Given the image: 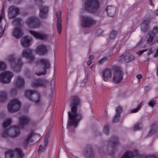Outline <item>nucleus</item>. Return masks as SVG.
<instances>
[{"label":"nucleus","instance_id":"obj_41","mask_svg":"<svg viewBox=\"0 0 158 158\" xmlns=\"http://www.w3.org/2000/svg\"><path fill=\"white\" fill-rule=\"evenodd\" d=\"M109 125H105L103 127V133L106 134L108 135L109 133Z\"/></svg>","mask_w":158,"mask_h":158},{"label":"nucleus","instance_id":"obj_11","mask_svg":"<svg viewBox=\"0 0 158 158\" xmlns=\"http://www.w3.org/2000/svg\"><path fill=\"white\" fill-rule=\"evenodd\" d=\"M19 12V10L18 7L14 6H11L8 9V17L10 19L15 18Z\"/></svg>","mask_w":158,"mask_h":158},{"label":"nucleus","instance_id":"obj_5","mask_svg":"<svg viewBox=\"0 0 158 158\" xmlns=\"http://www.w3.org/2000/svg\"><path fill=\"white\" fill-rule=\"evenodd\" d=\"M112 69L114 72L113 81L115 84L119 83L123 79L124 73L120 68L116 66H113Z\"/></svg>","mask_w":158,"mask_h":158},{"label":"nucleus","instance_id":"obj_16","mask_svg":"<svg viewBox=\"0 0 158 158\" xmlns=\"http://www.w3.org/2000/svg\"><path fill=\"white\" fill-rule=\"evenodd\" d=\"M84 154L87 158H94V154L91 145L87 146L83 152Z\"/></svg>","mask_w":158,"mask_h":158},{"label":"nucleus","instance_id":"obj_19","mask_svg":"<svg viewBox=\"0 0 158 158\" xmlns=\"http://www.w3.org/2000/svg\"><path fill=\"white\" fill-rule=\"evenodd\" d=\"M4 10L5 7L3 4L0 15V38L4 32V29L3 28L2 24V20L3 18L4 19Z\"/></svg>","mask_w":158,"mask_h":158},{"label":"nucleus","instance_id":"obj_29","mask_svg":"<svg viewBox=\"0 0 158 158\" xmlns=\"http://www.w3.org/2000/svg\"><path fill=\"white\" fill-rule=\"evenodd\" d=\"M25 82L23 79L18 77L15 81L16 86L18 88H22L24 87Z\"/></svg>","mask_w":158,"mask_h":158},{"label":"nucleus","instance_id":"obj_6","mask_svg":"<svg viewBox=\"0 0 158 158\" xmlns=\"http://www.w3.org/2000/svg\"><path fill=\"white\" fill-rule=\"evenodd\" d=\"M21 104L17 99L12 100L8 103V109L9 112L14 113L18 110L20 108Z\"/></svg>","mask_w":158,"mask_h":158},{"label":"nucleus","instance_id":"obj_10","mask_svg":"<svg viewBox=\"0 0 158 158\" xmlns=\"http://www.w3.org/2000/svg\"><path fill=\"white\" fill-rule=\"evenodd\" d=\"M13 77L12 73L8 71L4 72L0 75V81L3 83H9Z\"/></svg>","mask_w":158,"mask_h":158},{"label":"nucleus","instance_id":"obj_3","mask_svg":"<svg viewBox=\"0 0 158 158\" xmlns=\"http://www.w3.org/2000/svg\"><path fill=\"white\" fill-rule=\"evenodd\" d=\"M7 59L13 70L15 72L18 73L20 71L22 66V64L20 58H15L14 55H11L8 57Z\"/></svg>","mask_w":158,"mask_h":158},{"label":"nucleus","instance_id":"obj_35","mask_svg":"<svg viewBox=\"0 0 158 158\" xmlns=\"http://www.w3.org/2000/svg\"><path fill=\"white\" fill-rule=\"evenodd\" d=\"M48 142V140L44 139V146L43 147L42 145H40L39 146V147L38 151L39 153H40L41 152H43L47 146Z\"/></svg>","mask_w":158,"mask_h":158},{"label":"nucleus","instance_id":"obj_27","mask_svg":"<svg viewBox=\"0 0 158 158\" xmlns=\"http://www.w3.org/2000/svg\"><path fill=\"white\" fill-rule=\"evenodd\" d=\"M30 33L34 37L41 40H45L47 39V36L46 35L41 34L37 32L33 31H30Z\"/></svg>","mask_w":158,"mask_h":158},{"label":"nucleus","instance_id":"obj_50","mask_svg":"<svg viewBox=\"0 0 158 158\" xmlns=\"http://www.w3.org/2000/svg\"><path fill=\"white\" fill-rule=\"evenodd\" d=\"M156 101L154 100H151L149 102L148 104L150 106L153 107L156 104Z\"/></svg>","mask_w":158,"mask_h":158},{"label":"nucleus","instance_id":"obj_1","mask_svg":"<svg viewBox=\"0 0 158 158\" xmlns=\"http://www.w3.org/2000/svg\"><path fill=\"white\" fill-rule=\"evenodd\" d=\"M81 102V100L78 97L76 96L72 97L70 105L71 111L68 112L70 120L68 123L69 127L73 126L75 128L76 127L82 119V114L80 113L77 112L78 106Z\"/></svg>","mask_w":158,"mask_h":158},{"label":"nucleus","instance_id":"obj_56","mask_svg":"<svg viewBox=\"0 0 158 158\" xmlns=\"http://www.w3.org/2000/svg\"><path fill=\"white\" fill-rule=\"evenodd\" d=\"M142 77V76L141 74H138L136 76V78L138 79H141Z\"/></svg>","mask_w":158,"mask_h":158},{"label":"nucleus","instance_id":"obj_51","mask_svg":"<svg viewBox=\"0 0 158 158\" xmlns=\"http://www.w3.org/2000/svg\"><path fill=\"white\" fill-rule=\"evenodd\" d=\"M138 158H157V157L154 155H149L145 157L139 156Z\"/></svg>","mask_w":158,"mask_h":158},{"label":"nucleus","instance_id":"obj_22","mask_svg":"<svg viewBox=\"0 0 158 158\" xmlns=\"http://www.w3.org/2000/svg\"><path fill=\"white\" fill-rule=\"evenodd\" d=\"M23 33L21 28L18 27H15L13 30L12 33L13 36L17 39L21 37L23 35Z\"/></svg>","mask_w":158,"mask_h":158},{"label":"nucleus","instance_id":"obj_28","mask_svg":"<svg viewBox=\"0 0 158 158\" xmlns=\"http://www.w3.org/2000/svg\"><path fill=\"white\" fill-rule=\"evenodd\" d=\"M30 40L27 36H25L21 40V43L22 46L24 47H28L30 45Z\"/></svg>","mask_w":158,"mask_h":158},{"label":"nucleus","instance_id":"obj_25","mask_svg":"<svg viewBox=\"0 0 158 158\" xmlns=\"http://www.w3.org/2000/svg\"><path fill=\"white\" fill-rule=\"evenodd\" d=\"M116 114L114 116L113 120L114 123L117 122L118 121L119 118L120 116V114L122 111V108L120 106H118L116 108Z\"/></svg>","mask_w":158,"mask_h":158},{"label":"nucleus","instance_id":"obj_23","mask_svg":"<svg viewBox=\"0 0 158 158\" xmlns=\"http://www.w3.org/2000/svg\"><path fill=\"white\" fill-rule=\"evenodd\" d=\"M19 123L21 126L26 125L29 122L30 119L27 116H22L19 118Z\"/></svg>","mask_w":158,"mask_h":158},{"label":"nucleus","instance_id":"obj_58","mask_svg":"<svg viewBox=\"0 0 158 158\" xmlns=\"http://www.w3.org/2000/svg\"><path fill=\"white\" fill-rule=\"evenodd\" d=\"M155 13L156 15H158V9L155 11Z\"/></svg>","mask_w":158,"mask_h":158},{"label":"nucleus","instance_id":"obj_48","mask_svg":"<svg viewBox=\"0 0 158 158\" xmlns=\"http://www.w3.org/2000/svg\"><path fill=\"white\" fill-rule=\"evenodd\" d=\"M94 58V57L93 55H91L89 56V60L87 62V64L88 65H90L92 63V60Z\"/></svg>","mask_w":158,"mask_h":158},{"label":"nucleus","instance_id":"obj_52","mask_svg":"<svg viewBox=\"0 0 158 158\" xmlns=\"http://www.w3.org/2000/svg\"><path fill=\"white\" fill-rule=\"evenodd\" d=\"M35 3L38 6L41 5L42 3V0H35Z\"/></svg>","mask_w":158,"mask_h":158},{"label":"nucleus","instance_id":"obj_18","mask_svg":"<svg viewBox=\"0 0 158 158\" xmlns=\"http://www.w3.org/2000/svg\"><path fill=\"white\" fill-rule=\"evenodd\" d=\"M48 52L46 46L43 44L39 45L36 48L35 52L36 53L40 55H44Z\"/></svg>","mask_w":158,"mask_h":158},{"label":"nucleus","instance_id":"obj_26","mask_svg":"<svg viewBox=\"0 0 158 158\" xmlns=\"http://www.w3.org/2000/svg\"><path fill=\"white\" fill-rule=\"evenodd\" d=\"M150 20L148 19L144 20L141 25V29L142 31L145 32L149 27Z\"/></svg>","mask_w":158,"mask_h":158},{"label":"nucleus","instance_id":"obj_14","mask_svg":"<svg viewBox=\"0 0 158 158\" xmlns=\"http://www.w3.org/2000/svg\"><path fill=\"white\" fill-rule=\"evenodd\" d=\"M35 135V134L34 133L33 131H32L30 132L24 140L23 143L24 147L26 148L28 146L29 143H32L33 142V140L32 139V138L34 137Z\"/></svg>","mask_w":158,"mask_h":158},{"label":"nucleus","instance_id":"obj_24","mask_svg":"<svg viewBox=\"0 0 158 158\" xmlns=\"http://www.w3.org/2000/svg\"><path fill=\"white\" fill-rule=\"evenodd\" d=\"M107 15L110 17H113L115 12L116 8L112 6H108L106 9Z\"/></svg>","mask_w":158,"mask_h":158},{"label":"nucleus","instance_id":"obj_37","mask_svg":"<svg viewBox=\"0 0 158 158\" xmlns=\"http://www.w3.org/2000/svg\"><path fill=\"white\" fill-rule=\"evenodd\" d=\"M14 150L17 153L19 158H22L24 154L21 148H16L14 149Z\"/></svg>","mask_w":158,"mask_h":158},{"label":"nucleus","instance_id":"obj_32","mask_svg":"<svg viewBox=\"0 0 158 158\" xmlns=\"http://www.w3.org/2000/svg\"><path fill=\"white\" fill-rule=\"evenodd\" d=\"M157 126L155 123H153L150 127L149 132L148 134V136H150L156 132V131Z\"/></svg>","mask_w":158,"mask_h":158},{"label":"nucleus","instance_id":"obj_7","mask_svg":"<svg viewBox=\"0 0 158 158\" xmlns=\"http://www.w3.org/2000/svg\"><path fill=\"white\" fill-rule=\"evenodd\" d=\"M81 26L84 27L88 28L95 23V21L91 17L82 16L81 18Z\"/></svg>","mask_w":158,"mask_h":158},{"label":"nucleus","instance_id":"obj_31","mask_svg":"<svg viewBox=\"0 0 158 158\" xmlns=\"http://www.w3.org/2000/svg\"><path fill=\"white\" fill-rule=\"evenodd\" d=\"M14 150H9L6 152L5 153V158H18L17 157L14 156Z\"/></svg>","mask_w":158,"mask_h":158},{"label":"nucleus","instance_id":"obj_59","mask_svg":"<svg viewBox=\"0 0 158 158\" xmlns=\"http://www.w3.org/2000/svg\"><path fill=\"white\" fill-rule=\"evenodd\" d=\"M135 154L136 155H137L138 154V152L137 150L135 151Z\"/></svg>","mask_w":158,"mask_h":158},{"label":"nucleus","instance_id":"obj_20","mask_svg":"<svg viewBox=\"0 0 158 158\" xmlns=\"http://www.w3.org/2000/svg\"><path fill=\"white\" fill-rule=\"evenodd\" d=\"M49 10L48 7L46 6H42L40 9L39 16L40 17L46 18L47 17V15Z\"/></svg>","mask_w":158,"mask_h":158},{"label":"nucleus","instance_id":"obj_45","mask_svg":"<svg viewBox=\"0 0 158 158\" xmlns=\"http://www.w3.org/2000/svg\"><path fill=\"white\" fill-rule=\"evenodd\" d=\"M152 35H155L158 33V27H153L152 31L149 32Z\"/></svg>","mask_w":158,"mask_h":158},{"label":"nucleus","instance_id":"obj_57","mask_svg":"<svg viewBox=\"0 0 158 158\" xmlns=\"http://www.w3.org/2000/svg\"><path fill=\"white\" fill-rule=\"evenodd\" d=\"M149 3L150 4V5L152 6H154V4L152 3V0H149Z\"/></svg>","mask_w":158,"mask_h":158},{"label":"nucleus","instance_id":"obj_44","mask_svg":"<svg viewBox=\"0 0 158 158\" xmlns=\"http://www.w3.org/2000/svg\"><path fill=\"white\" fill-rule=\"evenodd\" d=\"M117 31L112 30L110 34V39H112L114 38L115 36L117 35Z\"/></svg>","mask_w":158,"mask_h":158},{"label":"nucleus","instance_id":"obj_30","mask_svg":"<svg viewBox=\"0 0 158 158\" xmlns=\"http://www.w3.org/2000/svg\"><path fill=\"white\" fill-rule=\"evenodd\" d=\"M109 143H111L113 146L114 148L116 147L119 144V141L118 138L114 136L112 137L109 140Z\"/></svg>","mask_w":158,"mask_h":158},{"label":"nucleus","instance_id":"obj_38","mask_svg":"<svg viewBox=\"0 0 158 158\" xmlns=\"http://www.w3.org/2000/svg\"><path fill=\"white\" fill-rule=\"evenodd\" d=\"M148 37L147 41V44H149L152 42L155 36L154 35H152L150 32L148 33Z\"/></svg>","mask_w":158,"mask_h":158},{"label":"nucleus","instance_id":"obj_36","mask_svg":"<svg viewBox=\"0 0 158 158\" xmlns=\"http://www.w3.org/2000/svg\"><path fill=\"white\" fill-rule=\"evenodd\" d=\"M134 155L131 151L126 152L122 156V158H133Z\"/></svg>","mask_w":158,"mask_h":158},{"label":"nucleus","instance_id":"obj_53","mask_svg":"<svg viewBox=\"0 0 158 158\" xmlns=\"http://www.w3.org/2000/svg\"><path fill=\"white\" fill-rule=\"evenodd\" d=\"M145 50H140L138 52L137 54L139 56L141 55L144 52Z\"/></svg>","mask_w":158,"mask_h":158},{"label":"nucleus","instance_id":"obj_43","mask_svg":"<svg viewBox=\"0 0 158 158\" xmlns=\"http://www.w3.org/2000/svg\"><path fill=\"white\" fill-rule=\"evenodd\" d=\"M142 106V103H140L137 106L136 108L134 109L131 110V112L133 113H135L137 112L139 110L141 109Z\"/></svg>","mask_w":158,"mask_h":158},{"label":"nucleus","instance_id":"obj_40","mask_svg":"<svg viewBox=\"0 0 158 158\" xmlns=\"http://www.w3.org/2000/svg\"><path fill=\"white\" fill-rule=\"evenodd\" d=\"M11 120L10 119H7L2 124V126L4 128H5L9 125L11 122Z\"/></svg>","mask_w":158,"mask_h":158},{"label":"nucleus","instance_id":"obj_12","mask_svg":"<svg viewBox=\"0 0 158 158\" xmlns=\"http://www.w3.org/2000/svg\"><path fill=\"white\" fill-rule=\"evenodd\" d=\"M134 59L135 57L132 55L130 53H127L119 57V61L120 62L125 61L126 62L129 63L133 60Z\"/></svg>","mask_w":158,"mask_h":158},{"label":"nucleus","instance_id":"obj_33","mask_svg":"<svg viewBox=\"0 0 158 158\" xmlns=\"http://www.w3.org/2000/svg\"><path fill=\"white\" fill-rule=\"evenodd\" d=\"M7 98V95L5 91H2L0 92V102H4L6 100Z\"/></svg>","mask_w":158,"mask_h":158},{"label":"nucleus","instance_id":"obj_54","mask_svg":"<svg viewBox=\"0 0 158 158\" xmlns=\"http://www.w3.org/2000/svg\"><path fill=\"white\" fill-rule=\"evenodd\" d=\"M158 56V48H157L154 54V57H156Z\"/></svg>","mask_w":158,"mask_h":158},{"label":"nucleus","instance_id":"obj_2","mask_svg":"<svg viewBox=\"0 0 158 158\" xmlns=\"http://www.w3.org/2000/svg\"><path fill=\"white\" fill-rule=\"evenodd\" d=\"M98 0H86L84 4L85 10L90 13L95 12L99 6Z\"/></svg>","mask_w":158,"mask_h":158},{"label":"nucleus","instance_id":"obj_13","mask_svg":"<svg viewBox=\"0 0 158 158\" xmlns=\"http://www.w3.org/2000/svg\"><path fill=\"white\" fill-rule=\"evenodd\" d=\"M106 68L103 70L102 72V76L103 80L105 81H107L109 78L111 77V71H113L112 67Z\"/></svg>","mask_w":158,"mask_h":158},{"label":"nucleus","instance_id":"obj_47","mask_svg":"<svg viewBox=\"0 0 158 158\" xmlns=\"http://www.w3.org/2000/svg\"><path fill=\"white\" fill-rule=\"evenodd\" d=\"M6 68V65L5 64L1 61H0V70L2 71L5 70Z\"/></svg>","mask_w":158,"mask_h":158},{"label":"nucleus","instance_id":"obj_34","mask_svg":"<svg viewBox=\"0 0 158 158\" xmlns=\"http://www.w3.org/2000/svg\"><path fill=\"white\" fill-rule=\"evenodd\" d=\"M13 128L15 129V134L11 136L12 138H15L20 133L19 127L18 126H14Z\"/></svg>","mask_w":158,"mask_h":158},{"label":"nucleus","instance_id":"obj_21","mask_svg":"<svg viewBox=\"0 0 158 158\" xmlns=\"http://www.w3.org/2000/svg\"><path fill=\"white\" fill-rule=\"evenodd\" d=\"M46 83V80L42 79H38L35 80L32 84V86L34 88H36L40 86L45 85Z\"/></svg>","mask_w":158,"mask_h":158},{"label":"nucleus","instance_id":"obj_42","mask_svg":"<svg viewBox=\"0 0 158 158\" xmlns=\"http://www.w3.org/2000/svg\"><path fill=\"white\" fill-rule=\"evenodd\" d=\"M21 19L19 18H16L13 20V22L15 23L16 25L19 26L21 25Z\"/></svg>","mask_w":158,"mask_h":158},{"label":"nucleus","instance_id":"obj_15","mask_svg":"<svg viewBox=\"0 0 158 158\" xmlns=\"http://www.w3.org/2000/svg\"><path fill=\"white\" fill-rule=\"evenodd\" d=\"M32 51L31 50L28 48L24 50L22 52V56L29 60L30 62H32L34 59Z\"/></svg>","mask_w":158,"mask_h":158},{"label":"nucleus","instance_id":"obj_55","mask_svg":"<svg viewBox=\"0 0 158 158\" xmlns=\"http://www.w3.org/2000/svg\"><path fill=\"white\" fill-rule=\"evenodd\" d=\"M49 137V134L48 133H47L44 139H47V140H48Z\"/></svg>","mask_w":158,"mask_h":158},{"label":"nucleus","instance_id":"obj_8","mask_svg":"<svg viewBox=\"0 0 158 158\" xmlns=\"http://www.w3.org/2000/svg\"><path fill=\"white\" fill-rule=\"evenodd\" d=\"M26 23L31 28H38L40 27L41 22L40 19L36 17H31L26 21Z\"/></svg>","mask_w":158,"mask_h":158},{"label":"nucleus","instance_id":"obj_17","mask_svg":"<svg viewBox=\"0 0 158 158\" xmlns=\"http://www.w3.org/2000/svg\"><path fill=\"white\" fill-rule=\"evenodd\" d=\"M61 10H59L56 13V16L57 19L56 24V27L58 34H60L61 31Z\"/></svg>","mask_w":158,"mask_h":158},{"label":"nucleus","instance_id":"obj_49","mask_svg":"<svg viewBox=\"0 0 158 158\" xmlns=\"http://www.w3.org/2000/svg\"><path fill=\"white\" fill-rule=\"evenodd\" d=\"M107 60V57H104L98 61V63L100 64H102L106 62Z\"/></svg>","mask_w":158,"mask_h":158},{"label":"nucleus","instance_id":"obj_39","mask_svg":"<svg viewBox=\"0 0 158 158\" xmlns=\"http://www.w3.org/2000/svg\"><path fill=\"white\" fill-rule=\"evenodd\" d=\"M142 127V124L141 123H138L135 124L133 127V130L134 131L141 129Z\"/></svg>","mask_w":158,"mask_h":158},{"label":"nucleus","instance_id":"obj_9","mask_svg":"<svg viewBox=\"0 0 158 158\" xmlns=\"http://www.w3.org/2000/svg\"><path fill=\"white\" fill-rule=\"evenodd\" d=\"M38 61L43 65L44 71L42 72H40L39 73L35 72V74L38 76H40L42 75H45L47 72L46 69H49L50 66L49 61L47 59H40Z\"/></svg>","mask_w":158,"mask_h":158},{"label":"nucleus","instance_id":"obj_4","mask_svg":"<svg viewBox=\"0 0 158 158\" xmlns=\"http://www.w3.org/2000/svg\"><path fill=\"white\" fill-rule=\"evenodd\" d=\"M24 95L29 100L35 103L40 101V95L35 90H26L24 92Z\"/></svg>","mask_w":158,"mask_h":158},{"label":"nucleus","instance_id":"obj_46","mask_svg":"<svg viewBox=\"0 0 158 158\" xmlns=\"http://www.w3.org/2000/svg\"><path fill=\"white\" fill-rule=\"evenodd\" d=\"M9 129H5L2 133V136L4 138H6L8 136Z\"/></svg>","mask_w":158,"mask_h":158}]
</instances>
